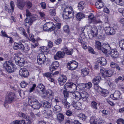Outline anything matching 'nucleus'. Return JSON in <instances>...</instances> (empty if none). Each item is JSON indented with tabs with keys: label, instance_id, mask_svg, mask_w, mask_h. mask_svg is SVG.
<instances>
[{
	"label": "nucleus",
	"instance_id": "nucleus-1",
	"mask_svg": "<svg viewBox=\"0 0 124 124\" xmlns=\"http://www.w3.org/2000/svg\"><path fill=\"white\" fill-rule=\"evenodd\" d=\"M3 68L8 73H11L14 72L17 69V67L12 62L6 61L3 63Z\"/></svg>",
	"mask_w": 124,
	"mask_h": 124
},
{
	"label": "nucleus",
	"instance_id": "nucleus-2",
	"mask_svg": "<svg viewBox=\"0 0 124 124\" xmlns=\"http://www.w3.org/2000/svg\"><path fill=\"white\" fill-rule=\"evenodd\" d=\"M74 13L73 8L70 6L64 8L63 12L62 17L64 19H68L74 16Z\"/></svg>",
	"mask_w": 124,
	"mask_h": 124
},
{
	"label": "nucleus",
	"instance_id": "nucleus-3",
	"mask_svg": "<svg viewBox=\"0 0 124 124\" xmlns=\"http://www.w3.org/2000/svg\"><path fill=\"white\" fill-rule=\"evenodd\" d=\"M28 103L30 105L35 109H38L41 106V104L33 97H30L29 98Z\"/></svg>",
	"mask_w": 124,
	"mask_h": 124
},
{
	"label": "nucleus",
	"instance_id": "nucleus-4",
	"mask_svg": "<svg viewBox=\"0 0 124 124\" xmlns=\"http://www.w3.org/2000/svg\"><path fill=\"white\" fill-rule=\"evenodd\" d=\"M43 29L44 31L51 32L55 30L56 27L53 22H49L46 23L44 25Z\"/></svg>",
	"mask_w": 124,
	"mask_h": 124
},
{
	"label": "nucleus",
	"instance_id": "nucleus-5",
	"mask_svg": "<svg viewBox=\"0 0 124 124\" xmlns=\"http://www.w3.org/2000/svg\"><path fill=\"white\" fill-rule=\"evenodd\" d=\"M64 88L66 90L70 89L72 92L75 91L77 90V86L76 85L73 83H67L64 85Z\"/></svg>",
	"mask_w": 124,
	"mask_h": 124
},
{
	"label": "nucleus",
	"instance_id": "nucleus-6",
	"mask_svg": "<svg viewBox=\"0 0 124 124\" xmlns=\"http://www.w3.org/2000/svg\"><path fill=\"white\" fill-rule=\"evenodd\" d=\"M78 66V62L74 60L71 61L67 64V67L69 70H71L76 69Z\"/></svg>",
	"mask_w": 124,
	"mask_h": 124
},
{
	"label": "nucleus",
	"instance_id": "nucleus-7",
	"mask_svg": "<svg viewBox=\"0 0 124 124\" xmlns=\"http://www.w3.org/2000/svg\"><path fill=\"white\" fill-rule=\"evenodd\" d=\"M16 97L15 93L12 92H10L8 93L5 97L6 101L9 103H12L14 101Z\"/></svg>",
	"mask_w": 124,
	"mask_h": 124
},
{
	"label": "nucleus",
	"instance_id": "nucleus-8",
	"mask_svg": "<svg viewBox=\"0 0 124 124\" xmlns=\"http://www.w3.org/2000/svg\"><path fill=\"white\" fill-rule=\"evenodd\" d=\"M46 57L45 55L42 54H39L37 56V62L39 65L44 63L45 61Z\"/></svg>",
	"mask_w": 124,
	"mask_h": 124
},
{
	"label": "nucleus",
	"instance_id": "nucleus-9",
	"mask_svg": "<svg viewBox=\"0 0 124 124\" xmlns=\"http://www.w3.org/2000/svg\"><path fill=\"white\" fill-rule=\"evenodd\" d=\"M90 124H102L104 121H101L100 118L97 119L95 117L92 116L90 118Z\"/></svg>",
	"mask_w": 124,
	"mask_h": 124
},
{
	"label": "nucleus",
	"instance_id": "nucleus-10",
	"mask_svg": "<svg viewBox=\"0 0 124 124\" xmlns=\"http://www.w3.org/2000/svg\"><path fill=\"white\" fill-rule=\"evenodd\" d=\"M98 29L95 26L92 28L90 30V34L89 35L90 38L96 37L97 35Z\"/></svg>",
	"mask_w": 124,
	"mask_h": 124
},
{
	"label": "nucleus",
	"instance_id": "nucleus-11",
	"mask_svg": "<svg viewBox=\"0 0 124 124\" xmlns=\"http://www.w3.org/2000/svg\"><path fill=\"white\" fill-rule=\"evenodd\" d=\"M19 73L21 76L23 78L27 77L29 75L28 71L26 68H24L20 69Z\"/></svg>",
	"mask_w": 124,
	"mask_h": 124
},
{
	"label": "nucleus",
	"instance_id": "nucleus-12",
	"mask_svg": "<svg viewBox=\"0 0 124 124\" xmlns=\"http://www.w3.org/2000/svg\"><path fill=\"white\" fill-rule=\"evenodd\" d=\"M42 113L44 116L47 119L52 118L53 117L52 112L50 110L47 109L44 110Z\"/></svg>",
	"mask_w": 124,
	"mask_h": 124
},
{
	"label": "nucleus",
	"instance_id": "nucleus-13",
	"mask_svg": "<svg viewBox=\"0 0 124 124\" xmlns=\"http://www.w3.org/2000/svg\"><path fill=\"white\" fill-rule=\"evenodd\" d=\"M24 46L22 43L20 42L18 43L15 42L14 43L13 49L15 50L20 49L23 50L24 49Z\"/></svg>",
	"mask_w": 124,
	"mask_h": 124
},
{
	"label": "nucleus",
	"instance_id": "nucleus-14",
	"mask_svg": "<svg viewBox=\"0 0 124 124\" xmlns=\"http://www.w3.org/2000/svg\"><path fill=\"white\" fill-rule=\"evenodd\" d=\"M15 62H17V64L20 67L24 66L25 63V61L23 58L19 56H16L15 58Z\"/></svg>",
	"mask_w": 124,
	"mask_h": 124
},
{
	"label": "nucleus",
	"instance_id": "nucleus-15",
	"mask_svg": "<svg viewBox=\"0 0 124 124\" xmlns=\"http://www.w3.org/2000/svg\"><path fill=\"white\" fill-rule=\"evenodd\" d=\"M59 66V62L57 61H55L53 62L49 67V69L51 72H52L53 70H57Z\"/></svg>",
	"mask_w": 124,
	"mask_h": 124
},
{
	"label": "nucleus",
	"instance_id": "nucleus-16",
	"mask_svg": "<svg viewBox=\"0 0 124 124\" xmlns=\"http://www.w3.org/2000/svg\"><path fill=\"white\" fill-rule=\"evenodd\" d=\"M72 105L74 108L77 110H81L82 108L81 103L79 101H73Z\"/></svg>",
	"mask_w": 124,
	"mask_h": 124
},
{
	"label": "nucleus",
	"instance_id": "nucleus-17",
	"mask_svg": "<svg viewBox=\"0 0 124 124\" xmlns=\"http://www.w3.org/2000/svg\"><path fill=\"white\" fill-rule=\"evenodd\" d=\"M65 55L64 52L58 51L57 52L56 55L54 56V58L55 60H58L59 58H63Z\"/></svg>",
	"mask_w": 124,
	"mask_h": 124
},
{
	"label": "nucleus",
	"instance_id": "nucleus-18",
	"mask_svg": "<svg viewBox=\"0 0 124 124\" xmlns=\"http://www.w3.org/2000/svg\"><path fill=\"white\" fill-rule=\"evenodd\" d=\"M67 77L66 76L62 75L60 77L58 80L60 85H63L67 81Z\"/></svg>",
	"mask_w": 124,
	"mask_h": 124
},
{
	"label": "nucleus",
	"instance_id": "nucleus-19",
	"mask_svg": "<svg viewBox=\"0 0 124 124\" xmlns=\"http://www.w3.org/2000/svg\"><path fill=\"white\" fill-rule=\"evenodd\" d=\"M24 0H17V6L21 10H23L25 6Z\"/></svg>",
	"mask_w": 124,
	"mask_h": 124
},
{
	"label": "nucleus",
	"instance_id": "nucleus-20",
	"mask_svg": "<svg viewBox=\"0 0 124 124\" xmlns=\"http://www.w3.org/2000/svg\"><path fill=\"white\" fill-rule=\"evenodd\" d=\"M110 54L111 57L113 59L116 58L118 56V53L116 49H112L110 51Z\"/></svg>",
	"mask_w": 124,
	"mask_h": 124
},
{
	"label": "nucleus",
	"instance_id": "nucleus-21",
	"mask_svg": "<svg viewBox=\"0 0 124 124\" xmlns=\"http://www.w3.org/2000/svg\"><path fill=\"white\" fill-rule=\"evenodd\" d=\"M33 21L31 18H27L25 20L24 25L26 27L29 28L32 24Z\"/></svg>",
	"mask_w": 124,
	"mask_h": 124
},
{
	"label": "nucleus",
	"instance_id": "nucleus-22",
	"mask_svg": "<svg viewBox=\"0 0 124 124\" xmlns=\"http://www.w3.org/2000/svg\"><path fill=\"white\" fill-rule=\"evenodd\" d=\"M74 92L72 93L73 97L77 101H79L81 99V93L77 91Z\"/></svg>",
	"mask_w": 124,
	"mask_h": 124
},
{
	"label": "nucleus",
	"instance_id": "nucleus-23",
	"mask_svg": "<svg viewBox=\"0 0 124 124\" xmlns=\"http://www.w3.org/2000/svg\"><path fill=\"white\" fill-rule=\"evenodd\" d=\"M45 95L46 97L49 99H52L53 98V93L50 89H48L46 90Z\"/></svg>",
	"mask_w": 124,
	"mask_h": 124
},
{
	"label": "nucleus",
	"instance_id": "nucleus-24",
	"mask_svg": "<svg viewBox=\"0 0 124 124\" xmlns=\"http://www.w3.org/2000/svg\"><path fill=\"white\" fill-rule=\"evenodd\" d=\"M18 116L21 117H22L25 119L26 121H27L28 122L27 124H30L31 123L30 118L28 117V118L25 114L20 112H19Z\"/></svg>",
	"mask_w": 124,
	"mask_h": 124
},
{
	"label": "nucleus",
	"instance_id": "nucleus-25",
	"mask_svg": "<svg viewBox=\"0 0 124 124\" xmlns=\"http://www.w3.org/2000/svg\"><path fill=\"white\" fill-rule=\"evenodd\" d=\"M97 61L98 63L102 66H104L106 65L107 63V61L105 58L100 57H99Z\"/></svg>",
	"mask_w": 124,
	"mask_h": 124
},
{
	"label": "nucleus",
	"instance_id": "nucleus-26",
	"mask_svg": "<svg viewBox=\"0 0 124 124\" xmlns=\"http://www.w3.org/2000/svg\"><path fill=\"white\" fill-rule=\"evenodd\" d=\"M101 75L106 80V78L108 77V70H104L101 69L100 70Z\"/></svg>",
	"mask_w": 124,
	"mask_h": 124
},
{
	"label": "nucleus",
	"instance_id": "nucleus-27",
	"mask_svg": "<svg viewBox=\"0 0 124 124\" xmlns=\"http://www.w3.org/2000/svg\"><path fill=\"white\" fill-rule=\"evenodd\" d=\"M101 75L106 80V78L108 77V70H104L101 69L100 70Z\"/></svg>",
	"mask_w": 124,
	"mask_h": 124
},
{
	"label": "nucleus",
	"instance_id": "nucleus-28",
	"mask_svg": "<svg viewBox=\"0 0 124 124\" xmlns=\"http://www.w3.org/2000/svg\"><path fill=\"white\" fill-rule=\"evenodd\" d=\"M104 5L103 1L101 0H98L95 3L96 7L98 9H101L103 7Z\"/></svg>",
	"mask_w": 124,
	"mask_h": 124
},
{
	"label": "nucleus",
	"instance_id": "nucleus-29",
	"mask_svg": "<svg viewBox=\"0 0 124 124\" xmlns=\"http://www.w3.org/2000/svg\"><path fill=\"white\" fill-rule=\"evenodd\" d=\"M81 99L84 101L87 100L89 96L88 93L85 91H83L81 93Z\"/></svg>",
	"mask_w": 124,
	"mask_h": 124
},
{
	"label": "nucleus",
	"instance_id": "nucleus-30",
	"mask_svg": "<svg viewBox=\"0 0 124 124\" xmlns=\"http://www.w3.org/2000/svg\"><path fill=\"white\" fill-rule=\"evenodd\" d=\"M62 103L65 109H68L70 108V103L67 101L66 99L63 100L62 101Z\"/></svg>",
	"mask_w": 124,
	"mask_h": 124
},
{
	"label": "nucleus",
	"instance_id": "nucleus-31",
	"mask_svg": "<svg viewBox=\"0 0 124 124\" xmlns=\"http://www.w3.org/2000/svg\"><path fill=\"white\" fill-rule=\"evenodd\" d=\"M40 50L42 52L41 54H42L45 55L47 54L49 51V49L47 47L45 46L40 47Z\"/></svg>",
	"mask_w": 124,
	"mask_h": 124
},
{
	"label": "nucleus",
	"instance_id": "nucleus-32",
	"mask_svg": "<svg viewBox=\"0 0 124 124\" xmlns=\"http://www.w3.org/2000/svg\"><path fill=\"white\" fill-rule=\"evenodd\" d=\"M88 20L89 23H90L93 22H94V21H95V16L93 14L91 13L89 16H88Z\"/></svg>",
	"mask_w": 124,
	"mask_h": 124
},
{
	"label": "nucleus",
	"instance_id": "nucleus-33",
	"mask_svg": "<svg viewBox=\"0 0 124 124\" xmlns=\"http://www.w3.org/2000/svg\"><path fill=\"white\" fill-rule=\"evenodd\" d=\"M101 78L100 76H97L95 77L92 80V82L94 85H98L101 80Z\"/></svg>",
	"mask_w": 124,
	"mask_h": 124
},
{
	"label": "nucleus",
	"instance_id": "nucleus-34",
	"mask_svg": "<svg viewBox=\"0 0 124 124\" xmlns=\"http://www.w3.org/2000/svg\"><path fill=\"white\" fill-rule=\"evenodd\" d=\"M56 27V29L55 30H54V32L55 34V35H57L59 32V30L58 29H60L61 27V24L60 23H57L55 25Z\"/></svg>",
	"mask_w": 124,
	"mask_h": 124
},
{
	"label": "nucleus",
	"instance_id": "nucleus-35",
	"mask_svg": "<svg viewBox=\"0 0 124 124\" xmlns=\"http://www.w3.org/2000/svg\"><path fill=\"white\" fill-rule=\"evenodd\" d=\"M76 17L78 20L80 21L82 19L85 17V16L83 13L79 12L76 14Z\"/></svg>",
	"mask_w": 124,
	"mask_h": 124
},
{
	"label": "nucleus",
	"instance_id": "nucleus-36",
	"mask_svg": "<svg viewBox=\"0 0 124 124\" xmlns=\"http://www.w3.org/2000/svg\"><path fill=\"white\" fill-rule=\"evenodd\" d=\"M81 70V75L83 77L88 75L89 72V70L88 68H85L84 69L82 70Z\"/></svg>",
	"mask_w": 124,
	"mask_h": 124
},
{
	"label": "nucleus",
	"instance_id": "nucleus-37",
	"mask_svg": "<svg viewBox=\"0 0 124 124\" xmlns=\"http://www.w3.org/2000/svg\"><path fill=\"white\" fill-rule=\"evenodd\" d=\"M108 47V44L104 43L102 46L101 51L103 53L106 54L107 52V50L106 49Z\"/></svg>",
	"mask_w": 124,
	"mask_h": 124
},
{
	"label": "nucleus",
	"instance_id": "nucleus-38",
	"mask_svg": "<svg viewBox=\"0 0 124 124\" xmlns=\"http://www.w3.org/2000/svg\"><path fill=\"white\" fill-rule=\"evenodd\" d=\"M85 5V4L84 2L81 1L78 4V8L80 10H82L84 8Z\"/></svg>",
	"mask_w": 124,
	"mask_h": 124
},
{
	"label": "nucleus",
	"instance_id": "nucleus-39",
	"mask_svg": "<svg viewBox=\"0 0 124 124\" xmlns=\"http://www.w3.org/2000/svg\"><path fill=\"white\" fill-rule=\"evenodd\" d=\"M63 30L66 33L68 34H69L70 33V30L69 26L68 25H64L63 27Z\"/></svg>",
	"mask_w": 124,
	"mask_h": 124
},
{
	"label": "nucleus",
	"instance_id": "nucleus-40",
	"mask_svg": "<svg viewBox=\"0 0 124 124\" xmlns=\"http://www.w3.org/2000/svg\"><path fill=\"white\" fill-rule=\"evenodd\" d=\"M19 31L22 34V35L26 38L28 37V36L25 32V29L22 27L19 28Z\"/></svg>",
	"mask_w": 124,
	"mask_h": 124
},
{
	"label": "nucleus",
	"instance_id": "nucleus-41",
	"mask_svg": "<svg viewBox=\"0 0 124 124\" xmlns=\"http://www.w3.org/2000/svg\"><path fill=\"white\" fill-rule=\"evenodd\" d=\"M108 90L105 89H102V90H101V92H100L99 93L104 97H106L108 95Z\"/></svg>",
	"mask_w": 124,
	"mask_h": 124
},
{
	"label": "nucleus",
	"instance_id": "nucleus-42",
	"mask_svg": "<svg viewBox=\"0 0 124 124\" xmlns=\"http://www.w3.org/2000/svg\"><path fill=\"white\" fill-rule=\"evenodd\" d=\"M11 124H25L24 120H16L12 122Z\"/></svg>",
	"mask_w": 124,
	"mask_h": 124
},
{
	"label": "nucleus",
	"instance_id": "nucleus-43",
	"mask_svg": "<svg viewBox=\"0 0 124 124\" xmlns=\"http://www.w3.org/2000/svg\"><path fill=\"white\" fill-rule=\"evenodd\" d=\"M102 46L101 42L98 41H97L95 43V47L97 49L99 50H101Z\"/></svg>",
	"mask_w": 124,
	"mask_h": 124
},
{
	"label": "nucleus",
	"instance_id": "nucleus-44",
	"mask_svg": "<svg viewBox=\"0 0 124 124\" xmlns=\"http://www.w3.org/2000/svg\"><path fill=\"white\" fill-rule=\"evenodd\" d=\"M78 117L80 118L81 120H82L84 121H85L86 118V116L85 114L82 113L78 115Z\"/></svg>",
	"mask_w": 124,
	"mask_h": 124
},
{
	"label": "nucleus",
	"instance_id": "nucleus-45",
	"mask_svg": "<svg viewBox=\"0 0 124 124\" xmlns=\"http://www.w3.org/2000/svg\"><path fill=\"white\" fill-rule=\"evenodd\" d=\"M57 118L58 121L61 122L63 120L64 116L62 114L60 113L57 115Z\"/></svg>",
	"mask_w": 124,
	"mask_h": 124
},
{
	"label": "nucleus",
	"instance_id": "nucleus-46",
	"mask_svg": "<svg viewBox=\"0 0 124 124\" xmlns=\"http://www.w3.org/2000/svg\"><path fill=\"white\" fill-rule=\"evenodd\" d=\"M25 5L28 8L30 9L32 7V4L29 1H27L25 2Z\"/></svg>",
	"mask_w": 124,
	"mask_h": 124
},
{
	"label": "nucleus",
	"instance_id": "nucleus-47",
	"mask_svg": "<svg viewBox=\"0 0 124 124\" xmlns=\"http://www.w3.org/2000/svg\"><path fill=\"white\" fill-rule=\"evenodd\" d=\"M42 104L44 108H49L51 107L50 104L47 101L43 102L42 103Z\"/></svg>",
	"mask_w": 124,
	"mask_h": 124
},
{
	"label": "nucleus",
	"instance_id": "nucleus-48",
	"mask_svg": "<svg viewBox=\"0 0 124 124\" xmlns=\"http://www.w3.org/2000/svg\"><path fill=\"white\" fill-rule=\"evenodd\" d=\"M94 89L99 93L102 90V88L98 84L94 85Z\"/></svg>",
	"mask_w": 124,
	"mask_h": 124
},
{
	"label": "nucleus",
	"instance_id": "nucleus-49",
	"mask_svg": "<svg viewBox=\"0 0 124 124\" xmlns=\"http://www.w3.org/2000/svg\"><path fill=\"white\" fill-rule=\"evenodd\" d=\"M40 19L42 20H45L46 18V15L45 13L43 12H39V13Z\"/></svg>",
	"mask_w": 124,
	"mask_h": 124
},
{
	"label": "nucleus",
	"instance_id": "nucleus-50",
	"mask_svg": "<svg viewBox=\"0 0 124 124\" xmlns=\"http://www.w3.org/2000/svg\"><path fill=\"white\" fill-rule=\"evenodd\" d=\"M114 94L115 98H116V100H117L118 98H119L120 95L121 94V93L118 91H116Z\"/></svg>",
	"mask_w": 124,
	"mask_h": 124
},
{
	"label": "nucleus",
	"instance_id": "nucleus-51",
	"mask_svg": "<svg viewBox=\"0 0 124 124\" xmlns=\"http://www.w3.org/2000/svg\"><path fill=\"white\" fill-rule=\"evenodd\" d=\"M84 87L83 88H86L87 89H90L92 86V85L91 83L90 82H88V83L86 84H84Z\"/></svg>",
	"mask_w": 124,
	"mask_h": 124
},
{
	"label": "nucleus",
	"instance_id": "nucleus-52",
	"mask_svg": "<svg viewBox=\"0 0 124 124\" xmlns=\"http://www.w3.org/2000/svg\"><path fill=\"white\" fill-rule=\"evenodd\" d=\"M37 87L39 89V90L41 91L42 92H43L44 91L45 89L44 86L41 84H39L37 86Z\"/></svg>",
	"mask_w": 124,
	"mask_h": 124
},
{
	"label": "nucleus",
	"instance_id": "nucleus-53",
	"mask_svg": "<svg viewBox=\"0 0 124 124\" xmlns=\"http://www.w3.org/2000/svg\"><path fill=\"white\" fill-rule=\"evenodd\" d=\"M49 14L51 16H54L56 15V9H50L49 11Z\"/></svg>",
	"mask_w": 124,
	"mask_h": 124
},
{
	"label": "nucleus",
	"instance_id": "nucleus-54",
	"mask_svg": "<svg viewBox=\"0 0 124 124\" xmlns=\"http://www.w3.org/2000/svg\"><path fill=\"white\" fill-rule=\"evenodd\" d=\"M109 28H110V31H109V35H112L116 33V31L114 28L113 27H111L110 26H109Z\"/></svg>",
	"mask_w": 124,
	"mask_h": 124
},
{
	"label": "nucleus",
	"instance_id": "nucleus-55",
	"mask_svg": "<svg viewBox=\"0 0 124 124\" xmlns=\"http://www.w3.org/2000/svg\"><path fill=\"white\" fill-rule=\"evenodd\" d=\"M119 46L122 50H124V40H122L119 42Z\"/></svg>",
	"mask_w": 124,
	"mask_h": 124
},
{
	"label": "nucleus",
	"instance_id": "nucleus-56",
	"mask_svg": "<svg viewBox=\"0 0 124 124\" xmlns=\"http://www.w3.org/2000/svg\"><path fill=\"white\" fill-rule=\"evenodd\" d=\"M91 107L93 108L96 110L97 109V104L94 101H92L91 102Z\"/></svg>",
	"mask_w": 124,
	"mask_h": 124
},
{
	"label": "nucleus",
	"instance_id": "nucleus-57",
	"mask_svg": "<svg viewBox=\"0 0 124 124\" xmlns=\"http://www.w3.org/2000/svg\"><path fill=\"white\" fill-rule=\"evenodd\" d=\"M117 124H124V120L122 118H119L116 121Z\"/></svg>",
	"mask_w": 124,
	"mask_h": 124
},
{
	"label": "nucleus",
	"instance_id": "nucleus-58",
	"mask_svg": "<svg viewBox=\"0 0 124 124\" xmlns=\"http://www.w3.org/2000/svg\"><path fill=\"white\" fill-rule=\"evenodd\" d=\"M73 50L72 48L68 49V50L66 51L65 54L67 55H71L73 53Z\"/></svg>",
	"mask_w": 124,
	"mask_h": 124
},
{
	"label": "nucleus",
	"instance_id": "nucleus-59",
	"mask_svg": "<svg viewBox=\"0 0 124 124\" xmlns=\"http://www.w3.org/2000/svg\"><path fill=\"white\" fill-rule=\"evenodd\" d=\"M63 93L64 95V97L65 98H67L69 97V93L68 92L67 90H64L63 91Z\"/></svg>",
	"mask_w": 124,
	"mask_h": 124
},
{
	"label": "nucleus",
	"instance_id": "nucleus-60",
	"mask_svg": "<svg viewBox=\"0 0 124 124\" xmlns=\"http://www.w3.org/2000/svg\"><path fill=\"white\" fill-rule=\"evenodd\" d=\"M28 85V83L25 81L22 82L20 84L21 87L22 88L25 87Z\"/></svg>",
	"mask_w": 124,
	"mask_h": 124
},
{
	"label": "nucleus",
	"instance_id": "nucleus-61",
	"mask_svg": "<svg viewBox=\"0 0 124 124\" xmlns=\"http://www.w3.org/2000/svg\"><path fill=\"white\" fill-rule=\"evenodd\" d=\"M10 5L12 11V12H13L14 10L15 6V5L13 1H10Z\"/></svg>",
	"mask_w": 124,
	"mask_h": 124
},
{
	"label": "nucleus",
	"instance_id": "nucleus-62",
	"mask_svg": "<svg viewBox=\"0 0 124 124\" xmlns=\"http://www.w3.org/2000/svg\"><path fill=\"white\" fill-rule=\"evenodd\" d=\"M89 52L92 54H95V52L94 51L93 49L90 46L88 49Z\"/></svg>",
	"mask_w": 124,
	"mask_h": 124
},
{
	"label": "nucleus",
	"instance_id": "nucleus-63",
	"mask_svg": "<svg viewBox=\"0 0 124 124\" xmlns=\"http://www.w3.org/2000/svg\"><path fill=\"white\" fill-rule=\"evenodd\" d=\"M82 48L84 49H86L87 48V46L86 45V42L83 41L82 43L81 44Z\"/></svg>",
	"mask_w": 124,
	"mask_h": 124
},
{
	"label": "nucleus",
	"instance_id": "nucleus-64",
	"mask_svg": "<svg viewBox=\"0 0 124 124\" xmlns=\"http://www.w3.org/2000/svg\"><path fill=\"white\" fill-rule=\"evenodd\" d=\"M41 7L43 9H45L46 8V3L44 2H42L40 3Z\"/></svg>",
	"mask_w": 124,
	"mask_h": 124
}]
</instances>
